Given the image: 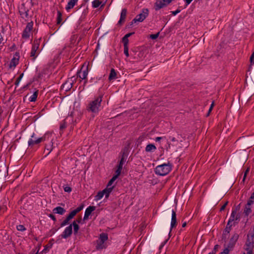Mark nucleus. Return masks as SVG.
Masks as SVG:
<instances>
[{"label":"nucleus","mask_w":254,"mask_h":254,"mask_svg":"<svg viewBox=\"0 0 254 254\" xmlns=\"http://www.w3.org/2000/svg\"><path fill=\"white\" fill-rule=\"evenodd\" d=\"M104 193H103V191H99L97 195L95 196V200L98 201L100 199H101L103 196H104Z\"/></svg>","instance_id":"30"},{"label":"nucleus","mask_w":254,"mask_h":254,"mask_svg":"<svg viewBox=\"0 0 254 254\" xmlns=\"http://www.w3.org/2000/svg\"><path fill=\"white\" fill-rule=\"evenodd\" d=\"M177 225V218H176V213L174 210H172V219H171V229L170 231V233L171 232V230L173 228L176 227Z\"/></svg>","instance_id":"14"},{"label":"nucleus","mask_w":254,"mask_h":254,"mask_svg":"<svg viewBox=\"0 0 254 254\" xmlns=\"http://www.w3.org/2000/svg\"><path fill=\"white\" fill-rule=\"evenodd\" d=\"M78 0H69L65 7L66 11H68L70 9L72 8L77 3Z\"/></svg>","instance_id":"17"},{"label":"nucleus","mask_w":254,"mask_h":254,"mask_svg":"<svg viewBox=\"0 0 254 254\" xmlns=\"http://www.w3.org/2000/svg\"><path fill=\"white\" fill-rule=\"evenodd\" d=\"M187 3V5L189 4L192 0H185Z\"/></svg>","instance_id":"61"},{"label":"nucleus","mask_w":254,"mask_h":254,"mask_svg":"<svg viewBox=\"0 0 254 254\" xmlns=\"http://www.w3.org/2000/svg\"><path fill=\"white\" fill-rule=\"evenodd\" d=\"M240 215L237 214V213L235 212V211H232V213L230 216V218L228 221L229 222H232L235 220H238L240 219Z\"/></svg>","instance_id":"18"},{"label":"nucleus","mask_w":254,"mask_h":254,"mask_svg":"<svg viewBox=\"0 0 254 254\" xmlns=\"http://www.w3.org/2000/svg\"><path fill=\"white\" fill-rule=\"evenodd\" d=\"M69 221V220L67 218H66L61 224V227H62L67 225Z\"/></svg>","instance_id":"37"},{"label":"nucleus","mask_w":254,"mask_h":254,"mask_svg":"<svg viewBox=\"0 0 254 254\" xmlns=\"http://www.w3.org/2000/svg\"><path fill=\"white\" fill-rule=\"evenodd\" d=\"M128 41H128V38L126 37L125 36H124L122 38V42L124 43V47L128 46Z\"/></svg>","instance_id":"36"},{"label":"nucleus","mask_w":254,"mask_h":254,"mask_svg":"<svg viewBox=\"0 0 254 254\" xmlns=\"http://www.w3.org/2000/svg\"><path fill=\"white\" fill-rule=\"evenodd\" d=\"M20 81V79L18 78H17L15 82V84L17 86Z\"/></svg>","instance_id":"58"},{"label":"nucleus","mask_w":254,"mask_h":254,"mask_svg":"<svg viewBox=\"0 0 254 254\" xmlns=\"http://www.w3.org/2000/svg\"><path fill=\"white\" fill-rule=\"evenodd\" d=\"M18 59H17L16 58H13L10 61L9 66L10 68H11L12 67H14L16 66V65L18 63Z\"/></svg>","instance_id":"23"},{"label":"nucleus","mask_w":254,"mask_h":254,"mask_svg":"<svg viewBox=\"0 0 254 254\" xmlns=\"http://www.w3.org/2000/svg\"><path fill=\"white\" fill-rule=\"evenodd\" d=\"M38 94V90H37L36 91L34 92L33 94L30 97V99H29L30 101V102H35L37 99Z\"/></svg>","instance_id":"28"},{"label":"nucleus","mask_w":254,"mask_h":254,"mask_svg":"<svg viewBox=\"0 0 254 254\" xmlns=\"http://www.w3.org/2000/svg\"><path fill=\"white\" fill-rule=\"evenodd\" d=\"M83 208V205H80L78 206L76 209L74 210L75 211H76V213L80 212Z\"/></svg>","instance_id":"46"},{"label":"nucleus","mask_w":254,"mask_h":254,"mask_svg":"<svg viewBox=\"0 0 254 254\" xmlns=\"http://www.w3.org/2000/svg\"><path fill=\"white\" fill-rule=\"evenodd\" d=\"M171 170V165L170 163L163 164L157 166L155 169V172L159 176H165L168 174Z\"/></svg>","instance_id":"2"},{"label":"nucleus","mask_w":254,"mask_h":254,"mask_svg":"<svg viewBox=\"0 0 254 254\" xmlns=\"http://www.w3.org/2000/svg\"><path fill=\"white\" fill-rule=\"evenodd\" d=\"M127 9L126 8L123 9L121 13L120 19L118 21V25H121L125 22L127 16Z\"/></svg>","instance_id":"12"},{"label":"nucleus","mask_w":254,"mask_h":254,"mask_svg":"<svg viewBox=\"0 0 254 254\" xmlns=\"http://www.w3.org/2000/svg\"><path fill=\"white\" fill-rule=\"evenodd\" d=\"M114 188V187H110L107 186V187L104 190H102L103 193L105 195L106 198H108L109 197V194L113 190Z\"/></svg>","instance_id":"20"},{"label":"nucleus","mask_w":254,"mask_h":254,"mask_svg":"<svg viewBox=\"0 0 254 254\" xmlns=\"http://www.w3.org/2000/svg\"><path fill=\"white\" fill-rule=\"evenodd\" d=\"M95 209L96 207L94 206H90L88 207H87L85 210L83 219L84 220L88 219L89 215L93 211L95 210Z\"/></svg>","instance_id":"13"},{"label":"nucleus","mask_w":254,"mask_h":254,"mask_svg":"<svg viewBox=\"0 0 254 254\" xmlns=\"http://www.w3.org/2000/svg\"><path fill=\"white\" fill-rule=\"evenodd\" d=\"M58 16H57V23L58 24H60L62 20V13L60 10H58L57 11Z\"/></svg>","instance_id":"31"},{"label":"nucleus","mask_w":254,"mask_h":254,"mask_svg":"<svg viewBox=\"0 0 254 254\" xmlns=\"http://www.w3.org/2000/svg\"><path fill=\"white\" fill-rule=\"evenodd\" d=\"M53 211L54 213H57L60 215H63L65 212V210L61 206H58L55 208L53 210Z\"/></svg>","instance_id":"19"},{"label":"nucleus","mask_w":254,"mask_h":254,"mask_svg":"<svg viewBox=\"0 0 254 254\" xmlns=\"http://www.w3.org/2000/svg\"><path fill=\"white\" fill-rule=\"evenodd\" d=\"M108 237L106 233H102L100 235L99 240L97 241L96 248L97 249H103L105 248L104 243L108 240Z\"/></svg>","instance_id":"4"},{"label":"nucleus","mask_w":254,"mask_h":254,"mask_svg":"<svg viewBox=\"0 0 254 254\" xmlns=\"http://www.w3.org/2000/svg\"><path fill=\"white\" fill-rule=\"evenodd\" d=\"M249 170H249V168H247V169H246V170L245 171V173H244V174H246V175H247V174H248V173L249 172Z\"/></svg>","instance_id":"64"},{"label":"nucleus","mask_w":254,"mask_h":254,"mask_svg":"<svg viewBox=\"0 0 254 254\" xmlns=\"http://www.w3.org/2000/svg\"><path fill=\"white\" fill-rule=\"evenodd\" d=\"M228 201H226V202H225V203H224V204L221 206V208H220V211H222L224 210L225 209V208H226V206H227V204H228Z\"/></svg>","instance_id":"48"},{"label":"nucleus","mask_w":254,"mask_h":254,"mask_svg":"<svg viewBox=\"0 0 254 254\" xmlns=\"http://www.w3.org/2000/svg\"><path fill=\"white\" fill-rule=\"evenodd\" d=\"M122 168H122L121 167L118 166V169H117V170L116 171V175H115V176H117L118 177H119V176L120 175V174L121 173V171L122 170Z\"/></svg>","instance_id":"38"},{"label":"nucleus","mask_w":254,"mask_h":254,"mask_svg":"<svg viewBox=\"0 0 254 254\" xmlns=\"http://www.w3.org/2000/svg\"><path fill=\"white\" fill-rule=\"evenodd\" d=\"M228 234H227V233H225V232H223V235H222V239L223 240H224L225 241L227 239V235Z\"/></svg>","instance_id":"53"},{"label":"nucleus","mask_w":254,"mask_h":254,"mask_svg":"<svg viewBox=\"0 0 254 254\" xmlns=\"http://www.w3.org/2000/svg\"><path fill=\"white\" fill-rule=\"evenodd\" d=\"M149 11L147 8H144L142 10V12L137 15L136 17L132 20L130 23L131 26L133 23L136 22H142L148 15Z\"/></svg>","instance_id":"3"},{"label":"nucleus","mask_w":254,"mask_h":254,"mask_svg":"<svg viewBox=\"0 0 254 254\" xmlns=\"http://www.w3.org/2000/svg\"><path fill=\"white\" fill-rule=\"evenodd\" d=\"M254 247V243L246 241L244 246V249L247 253H251L253 254V249Z\"/></svg>","instance_id":"15"},{"label":"nucleus","mask_w":254,"mask_h":254,"mask_svg":"<svg viewBox=\"0 0 254 254\" xmlns=\"http://www.w3.org/2000/svg\"><path fill=\"white\" fill-rule=\"evenodd\" d=\"M72 224V226L73 227L74 234L76 235L78 233L79 229V226L76 223L75 221H74L73 222L72 224Z\"/></svg>","instance_id":"26"},{"label":"nucleus","mask_w":254,"mask_h":254,"mask_svg":"<svg viewBox=\"0 0 254 254\" xmlns=\"http://www.w3.org/2000/svg\"><path fill=\"white\" fill-rule=\"evenodd\" d=\"M166 6L162 0H157L155 3L154 8L156 10H158Z\"/></svg>","instance_id":"16"},{"label":"nucleus","mask_w":254,"mask_h":254,"mask_svg":"<svg viewBox=\"0 0 254 254\" xmlns=\"http://www.w3.org/2000/svg\"><path fill=\"white\" fill-rule=\"evenodd\" d=\"M57 231L56 229H52L49 232L50 235L51 236L55 233V232Z\"/></svg>","instance_id":"50"},{"label":"nucleus","mask_w":254,"mask_h":254,"mask_svg":"<svg viewBox=\"0 0 254 254\" xmlns=\"http://www.w3.org/2000/svg\"><path fill=\"white\" fill-rule=\"evenodd\" d=\"M118 177L117 176H115L114 175L112 178L111 179V180L114 182Z\"/></svg>","instance_id":"59"},{"label":"nucleus","mask_w":254,"mask_h":254,"mask_svg":"<svg viewBox=\"0 0 254 254\" xmlns=\"http://www.w3.org/2000/svg\"><path fill=\"white\" fill-rule=\"evenodd\" d=\"M66 218L69 220H70V219H71L72 218H73V217L72 216H71L70 215H68Z\"/></svg>","instance_id":"63"},{"label":"nucleus","mask_w":254,"mask_h":254,"mask_svg":"<svg viewBox=\"0 0 254 254\" xmlns=\"http://www.w3.org/2000/svg\"><path fill=\"white\" fill-rule=\"evenodd\" d=\"M40 40L41 39H35L32 48H35V49L36 50H37L39 49V47L40 43Z\"/></svg>","instance_id":"27"},{"label":"nucleus","mask_w":254,"mask_h":254,"mask_svg":"<svg viewBox=\"0 0 254 254\" xmlns=\"http://www.w3.org/2000/svg\"><path fill=\"white\" fill-rule=\"evenodd\" d=\"M218 247H219V245H215L214 246L213 251L211 253H214V254H216V252L218 250Z\"/></svg>","instance_id":"49"},{"label":"nucleus","mask_w":254,"mask_h":254,"mask_svg":"<svg viewBox=\"0 0 254 254\" xmlns=\"http://www.w3.org/2000/svg\"><path fill=\"white\" fill-rule=\"evenodd\" d=\"M35 48H32V50H31V53H30V56L33 58H32L33 60H34L35 59V58H36V57L35 56V55H36V53L37 50H36L35 49Z\"/></svg>","instance_id":"35"},{"label":"nucleus","mask_w":254,"mask_h":254,"mask_svg":"<svg viewBox=\"0 0 254 254\" xmlns=\"http://www.w3.org/2000/svg\"><path fill=\"white\" fill-rule=\"evenodd\" d=\"M101 3V1H99V0H94L92 2V6L94 8H97L99 6Z\"/></svg>","instance_id":"33"},{"label":"nucleus","mask_w":254,"mask_h":254,"mask_svg":"<svg viewBox=\"0 0 254 254\" xmlns=\"http://www.w3.org/2000/svg\"><path fill=\"white\" fill-rule=\"evenodd\" d=\"M64 190L65 192H70L71 191V188L68 186H65L64 188Z\"/></svg>","instance_id":"44"},{"label":"nucleus","mask_w":254,"mask_h":254,"mask_svg":"<svg viewBox=\"0 0 254 254\" xmlns=\"http://www.w3.org/2000/svg\"><path fill=\"white\" fill-rule=\"evenodd\" d=\"M117 73L114 68H112L109 76V80H112L116 78Z\"/></svg>","instance_id":"24"},{"label":"nucleus","mask_w":254,"mask_h":254,"mask_svg":"<svg viewBox=\"0 0 254 254\" xmlns=\"http://www.w3.org/2000/svg\"><path fill=\"white\" fill-rule=\"evenodd\" d=\"M46 139V135L41 137H35L34 134L33 133L31 136V138L28 141L29 146H33L34 144H37L41 142L44 141Z\"/></svg>","instance_id":"6"},{"label":"nucleus","mask_w":254,"mask_h":254,"mask_svg":"<svg viewBox=\"0 0 254 254\" xmlns=\"http://www.w3.org/2000/svg\"><path fill=\"white\" fill-rule=\"evenodd\" d=\"M254 202V191L252 193L251 197L247 202L248 205H252Z\"/></svg>","instance_id":"32"},{"label":"nucleus","mask_w":254,"mask_h":254,"mask_svg":"<svg viewBox=\"0 0 254 254\" xmlns=\"http://www.w3.org/2000/svg\"><path fill=\"white\" fill-rule=\"evenodd\" d=\"M121 154H122V157L118 166L123 168V166L124 163L126 162L128 156L127 149L125 148L121 152Z\"/></svg>","instance_id":"9"},{"label":"nucleus","mask_w":254,"mask_h":254,"mask_svg":"<svg viewBox=\"0 0 254 254\" xmlns=\"http://www.w3.org/2000/svg\"><path fill=\"white\" fill-rule=\"evenodd\" d=\"M254 231H250L247 235V241L254 243Z\"/></svg>","instance_id":"22"},{"label":"nucleus","mask_w":254,"mask_h":254,"mask_svg":"<svg viewBox=\"0 0 254 254\" xmlns=\"http://www.w3.org/2000/svg\"><path fill=\"white\" fill-rule=\"evenodd\" d=\"M156 149V146L152 144H148L145 148V151L146 152H151Z\"/></svg>","instance_id":"25"},{"label":"nucleus","mask_w":254,"mask_h":254,"mask_svg":"<svg viewBox=\"0 0 254 254\" xmlns=\"http://www.w3.org/2000/svg\"><path fill=\"white\" fill-rule=\"evenodd\" d=\"M231 223V222H228L227 226L224 231V232L227 233V234H229L231 230L232 225Z\"/></svg>","instance_id":"29"},{"label":"nucleus","mask_w":254,"mask_h":254,"mask_svg":"<svg viewBox=\"0 0 254 254\" xmlns=\"http://www.w3.org/2000/svg\"><path fill=\"white\" fill-rule=\"evenodd\" d=\"M48 248L49 247L47 246H45L44 249L43 250V252L46 253L48 251Z\"/></svg>","instance_id":"57"},{"label":"nucleus","mask_w":254,"mask_h":254,"mask_svg":"<svg viewBox=\"0 0 254 254\" xmlns=\"http://www.w3.org/2000/svg\"><path fill=\"white\" fill-rule=\"evenodd\" d=\"M49 217H50L53 221H56L57 219L56 217L52 214H50Z\"/></svg>","instance_id":"51"},{"label":"nucleus","mask_w":254,"mask_h":254,"mask_svg":"<svg viewBox=\"0 0 254 254\" xmlns=\"http://www.w3.org/2000/svg\"><path fill=\"white\" fill-rule=\"evenodd\" d=\"M230 252V250H228V248H225L223 252L220 253L219 254H229Z\"/></svg>","instance_id":"47"},{"label":"nucleus","mask_w":254,"mask_h":254,"mask_svg":"<svg viewBox=\"0 0 254 254\" xmlns=\"http://www.w3.org/2000/svg\"><path fill=\"white\" fill-rule=\"evenodd\" d=\"M131 55L134 57V59L138 60L144 56V53L142 51L132 50L131 53Z\"/></svg>","instance_id":"11"},{"label":"nucleus","mask_w":254,"mask_h":254,"mask_svg":"<svg viewBox=\"0 0 254 254\" xmlns=\"http://www.w3.org/2000/svg\"><path fill=\"white\" fill-rule=\"evenodd\" d=\"M66 127V123L64 122L61 124L60 128L61 130H63Z\"/></svg>","instance_id":"45"},{"label":"nucleus","mask_w":254,"mask_h":254,"mask_svg":"<svg viewBox=\"0 0 254 254\" xmlns=\"http://www.w3.org/2000/svg\"><path fill=\"white\" fill-rule=\"evenodd\" d=\"M251 206V205H248L247 203L245 206L244 213L247 216H248L249 214H250L252 213V211Z\"/></svg>","instance_id":"21"},{"label":"nucleus","mask_w":254,"mask_h":254,"mask_svg":"<svg viewBox=\"0 0 254 254\" xmlns=\"http://www.w3.org/2000/svg\"><path fill=\"white\" fill-rule=\"evenodd\" d=\"M28 10H25L24 12L19 11L20 14L23 18H28Z\"/></svg>","instance_id":"34"},{"label":"nucleus","mask_w":254,"mask_h":254,"mask_svg":"<svg viewBox=\"0 0 254 254\" xmlns=\"http://www.w3.org/2000/svg\"><path fill=\"white\" fill-rule=\"evenodd\" d=\"M76 211L74 210L72 211L69 214V215H70L71 216H72L73 218L74 217V216H75V215L76 214Z\"/></svg>","instance_id":"52"},{"label":"nucleus","mask_w":254,"mask_h":254,"mask_svg":"<svg viewBox=\"0 0 254 254\" xmlns=\"http://www.w3.org/2000/svg\"><path fill=\"white\" fill-rule=\"evenodd\" d=\"M214 106V102L213 101L212 104H211V106H210V108L209 109L208 112V113H207V114L206 115L207 117L209 116V115H210V113H211V111H212Z\"/></svg>","instance_id":"41"},{"label":"nucleus","mask_w":254,"mask_h":254,"mask_svg":"<svg viewBox=\"0 0 254 254\" xmlns=\"http://www.w3.org/2000/svg\"><path fill=\"white\" fill-rule=\"evenodd\" d=\"M72 233V224H70L65 229V230L63 232L62 234L61 235V237L63 238L66 239L71 235Z\"/></svg>","instance_id":"10"},{"label":"nucleus","mask_w":254,"mask_h":254,"mask_svg":"<svg viewBox=\"0 0 254 254\" xmlns=\"http://www.w3.org/2000/svg\"><path fill=\"white\" fill-rule=\"evenodd\" d=\"M114 183V182L111 179L109 182H108V184H107V186L108 187H114V186H112V184L113 183Z\"/></svg>","instance_id":"54"},{"label":"nucleus","mask_w":254,"mask_h":254,"mask_svg":"<svg viewBox=\"0 0 254 254\" xmlns=\"http://www.w3.org/2000/svg\"><path fill=\"white\" fill-rule=\"evenodd\" d=\"M102 97L103 95H99V96L95 98L93 101H91L88 104L86 107V110L88 112H91L93 113H98L101 107Z\"/></svg>","instance_id":"1"},{"label":"nucleus","mask_w":254,"mask_h":254,"mask_svg":"<svg viewBox=\"0 0 254 254\" xmlns=\"http://www.w3.org/2000/svg\"><path fill=\"white\" fill-rule=\"evenodd\" d=\"M239 237V236L238 234L235 233L231 237L226 248H228V250H230V251L232 250L235 246Z\"/></svg>","instance_id":"8"},{"label":"nucleus","mask_w":254,"mask_h":254,"mask_svg":"<svg viewBox=\"0 0 254 254\" xmlns=\"http://www.w3.org/2000/svg\"><path fill=\"white\" fill-rule=\"evenodd\" d=\"M247 175H246V174H244V177H243V182H245V179H246V177H247Z\"/></svg>","instance_id":"62"},{"label":"nucleus","mask_w":254,"mask_h":254,"mask_svg":"<svg viewBox=\"0 0 254 254\" xmlns=\"http://www.w3.org/2000/svg\"><path fill=\"white\" fill-rule=\"evenodd\" d=\"M88 73V67H84L82 66L80 70L77 73V76L82 79H86Z\"/></svg>","instance_id":"7"},{"label":"nucleus","mask_w":254,"mask_h":254,"mask_svg":"<svg viewBox=\"0 0 254 254\" xmlns=\"http://www.w3.org/2000/svg\"><path fill=\"white\" fill-rule=\"evenodd\" d=\"M241 208V204H239L237 206H236L235 207L233 208L232 211H235V212L237 213L240 210Z\"/></svg>","instance_id":"40"},{"label":"nucleus","mask_w":254,"mask_h":254,"mask_svg":"<svg viewBox=\"0 0 254 254\" xmlns=\"http://www.w3.org/2000/svg\"><path fill=\"white\" fill-rule=\"evenodd\" d=\"M180 12V10H179V9H177V10H176V11H172V14H173L174 15H176L177 13H179Z\"/></svg>","instance_id":"56"},{"label":"nucleus","mask_w":254,"mask_h":254,"mask_svg":"<svg viewBox=\"0 0 254 254\" xmlns=\"http://www.w3.org/2000/svg\"><path fill=\"white\" fill-rule=\"evenodd\" d=\"M162 138V137H156V138H155V141H160Z\"/></svg>","instance_id":"60"},{"label":"nucleus","mask_w":254,"mask_h":254,"mask_svg":"<svg viewBox=\"0 0 254 254\" xmlns=\"http://www.w3.org/2000/svg\"><path fill=\"white\" fill-rule=\"evenodd\" d=\"M124 54H125V55L127 57H129V53H128V46H126V47H124Z\"/></svg>","instance_id":"39"},{"label":"nucleus","mask_w":254,"mask_h":254,"mask_svg":"<svg viewBox=\"0 0 254 254\" xmlns=\"http://www.w3.org/2000/svg\"><path fill=\"white\" fill-rule=\"evenodd\" d=\"M159 34V33H158L155 34H151L150 35V38L153 40L156 39L158 38Z\"/></svg>","instance_id":"43"},{"label":"nucleus","mask_w":254,"mask_h":254,"mask_svg":"<svg viewBox=\"0 0 254 254\" xmlns=\"http://www.w3.org/2000/svg\"><path fill=\"white\" fill-rule=\"evenodd\" d=\"M33 22L31 21L28 22L26 26V28L24 30L22 37L24 39H28L29 38L30 35V32L33 29Z\"/></svg>","instance_id":"5"},{"label":"nucleus","mask_w":254,"mask_h":254,"mask_svg":"<svg viewBox=\"0 0 254 254\" xmlns=\"http://www.w3.org/2000/svg\"><path fill=\"white\" fill-rule=\"evenodd\" d=\"M17 229L18 231H23L26 229L25 227L22 225H19L18 226H17Z\"/></svg>","instance_id":"42"},{"label":"nucleus","mask_w":254,"mask_h":254,"mask_svg":"<svg viewBox=\"0 0 254 254\" xmlns=\"http://www.w3.org/2000/svg\"><path fill=\"white\" fill-rule=\"evenodd\" d=\"M134 33V32H131V33H127V34L125 36L127 38H128L130 36H131L132 35H133Z\"/></svg>","instance_id":"55"}]
</instances>
